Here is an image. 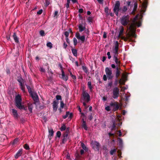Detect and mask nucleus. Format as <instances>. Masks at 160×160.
I'll use <instances>...</instances> for the list:
<instances>
[{
	"mask_svg": "<svg viewBox=\"0 0 160 160\" xmlns=\"http://www.w3.org/2000/svg\"><path fill=\"white\" fill-rule=\"evenodd\" d=\"M128 29L129 31L126 34V37L123 36L121 37V39L123 40L124 41H128L129 42H135V40L133 39V38H136L137 35L135 33L136 29L135 28V24L134 23L131 24Z\"/></svg>",
	"mask_w": 160,
	"mask_h": 160,
	"instance_id": "1",
	"label": "nucleus"
},
{
	"mask_svg": "<svg viewBox=\"0 0 160 160\" xmlns=\"http://www.w3.org/2000/svg\"><path fill=\"white\" fill-rule=\"evenodd\" d=\"M120 6V4L119 1H116L113 9V11L117 16H118L119 11L121 10Z\"/></svg>",
	"mask_w": 160,
	"mask_h": 160,
	"instance_id": "2",
	"label": "nucleus"
},
{
	"mask_svg": "<svg viewBox=\"0 0 160 160\" xmlns=\"http://www.w3.org/2000/svg\"><path fill=\"white\" fill-rule=\"evenodd\" d=\"M129 16L128 15L123 16L121 18L120 22L121 24L124 26L128 25L129 22Z\"/></svg>",
	"mask_w": 160,
	"mask_h": 160,
	"instance_id": "3",
	"label": "nucleus"
},
{
	"mask_svg": "<svg viewBox=\"0 0 160 160\" xmlns=\"http://www.w3.org/2000/svg\"><path fill=\"white\" fill-rule=\"evenodd\" d=\"M22 99L21 96L18 95L15 97V105L18 108H21Z\"/></svg>",
	"mask_w": 160,
	"mask_h": 160,
	"instance_id": "4",
	"label": "nucleus"
},
{
	"mask_svg": "<svg viewBox=\"0 0 160 160\" xmlns=\"http://www.w3.org/2000/svg\"><path fill=\"white\" fill-rule=\"evenodd\" d=\"M128 73H123L122 75V78L119 80V83L121 84L124 85L125 82L127 80L128 74Z\"/></svg>",
	"mask_w": 160,
	"mask_h": 160,
	"instance_id": "5",
	"label": "nucleus"
},
{
	"mask_svg": "<svg viewBox=\"0 0 160 160\" xmlns=\"http://www.w3.org/2000/svg\"><path fill=\"white\" fill-rule=\"evenodd\" d=\"M110 105L111 107L113 108L112 111H113L118 110L119 108L118 103L117 102H111L110 104Z\"/></svg>",
	"mask_w": 160,
	"mask_h": 160,
	"instance_id": "6",
	"label": "nucleus"
},
{
	"mask_svg": "<svg viewBox=\"0 0 160 160\" xmlns=\"http://www.w3.org/2000/svg\"><path fill=\"white\" fill-rule=\"evenodd\" d=\"M119 89L117 87H115L113 90L112 97L114 99L117 98L119 96Z\"/></svg>",
	"mask_w": 160,
	"mask_h": 160,
	"instance_id": "7",
	"label": "nucleus"
},
{
	"mask_svg": "<svg viewBox=\"0 0 160 160\" xmlns=\"http://www.w3.org/2000/svg\"><path fill=\"white\" fill-rule=\"evenodd\" d=\"M82 99L86 102H88L90 100L89 95L86 92H83Z\"/></svg>",
	"mask_w": 160,
	"mask_h": 160,
	"instance_id": "8",
	"label": "nucleus"
},
{
	"mask_svg": "<svg viewBox=\"0 0 160 160\" xmlns=\"http://www.w3.org/2000/svg\"><path fill=\"white\" fill-rule=\"evenodd\" d=\"M119 47V43L118 41H116L115 42L114 48L113 50V52L114 53V55L118 56V50Z\"/></svg>",
	"mask_w": 160,
	"mask_h": 160,
	"instance_id": "9",
	"label": "nucleus"
},
{
	"mask_svg": "<svg viewBox=\"0 0 160 160\" xmlns=\"http://www.w3.org/2000/svg\"><path fill=\"white\" fill-rule=\"evenodd\" d=\"M100 145L98 142L95 141L93 145V148L96 151H99L100 150Z\"/></svg>",
	"mask_w": 160,
	"mask_h": 160,
	"instance_id": "10",
	"label": "nucleus"
},
{
	"mask_svg": "<svg viewBox=\"0 0 160 160\" xmlns=\"http://www.w3.org/2000/svg\"><path fill=\"white\" fill-rule=\"evenodd\" d=\"M117 56L116 55H114L113 56V60L117 64V69L116 70H120L119 68V66L120 64V61L118 60V59L117 58Z\"/></svg>",
	"mask_w": 160,
	"mask_h": 160,
	"instance_id": "11",
	"label": "nucleus"
},
{
	"mask_svg": "<svg viewBox=\"0 0 160 160\" xmlns=\"http://www.w3.org/2000/svg\"><path fill=\"white\" fill-rule=\"evenodd\" d=\"M58 104L59 102L58 101L55 100L53 102L52 108L53 109V111L54 112H56L57 111Z\"/></svg>",
	"mask_w": 160,
	"mask_h": 160,
	"instance_id": "12",
	"label": "nucleus"
},
{
	"mask_svg": "<svg viewBox=\"0 0 160 160\" xmlns=\"http://www.w3.org/2000/svg\"><path fill=\"white\" fill-rule=\"evenodd\" d=\"M22 153V149H20L18 151L14 156L15 158L16 159H18L19 157L21 156Z\"/></svg>",
	"mask_w": 160,
	"mask_h": 160,
	"instance_id": "13",
	"label": "nucleus"
},
{
	"mask_svg": "<svg viewBox=\"0 0 160 160\" xmlns=\"http://www.w3.org/2000/svg\"><path fill=\"white\" fill-rule=\"evenodd\" d=\"M119 30L120 31L118 36V37L119 38H120L121 39V37L123 36H122V35L124 32V29L123 27L122 26H120L119 27Z\"/></svg>",
	"mask_w": 160,
	"mask_h": 160,
	"instance_id": "14",
	"label": "nucleus"
},
{
	"mask_svg": "<svg viewBox=\"0 0 160 160\" xmlns=\"http://www.w3.org/2000/svg\"><path fill=\"white\" fill-rule=\"evenodd\" d=\"M78 28L79 32H82L86 29L85 26H84L83 23H80L79 25Z\"/></svg>",
	"mask_w": 160,
	"mask_h": 160,
	"instance_id": "15",
	"label": "nucleus"
},
{
	"mask_svg": "<svg viewBox=\"0 0 160 160\" xmlns=\"http://www.w3.org/2000/svg\"><path fill=\"white\" fill-rule=\"evenodd\" d=\"M112 125L111 128V130L112 131L115 130L118 128V127H117V124L115 123V122L114 120H112Z\"/></svg>",
	"mask_w": 160,
	"mask_h": 160,
	"instance_id": "16",
	"label": "nucleus"
},
{
	"mask_svg": "<svg viewBox=\"0 0 160 160\" xmlns=\"http://www.w3.org/2000/svg\"><path fill=\"white\" fill-rule=\"evenodd\" d=\"M107 78L108 79H110L112 78V71H105Z\"/></svg>",
	"mask_w": 160,
	"mask_h": 160,
	"instance_id": "17",
	"label": "nucleus"
},
{
	"mask_svg": "<svg viewBox=\"0 0 160 160\" xmlns=\"http://www.w3.org/2000/svg\"><path fill=\"white\" fill-rule=\"evenodd\" d=\"M62 78L64 80L66 81L68 79V77L65 74L64 71H62Z\"/></svg>",
	"mask_w": 160,
	"mask_h": 160,
	"instance_id": "18",
	"label": "nucleus"
},
{
	"mask_svg": "<svg viewBox=\"0 0 160 160\" xmlns=\"http://www.w3.org/2000/svg\"><path fill=\"white\" fill-rule=\"evenodd\" d=\"M33 100L35 101H37L38 100V96L36 94H33L32 93V94H30Z\"/></svg>",
	"mask_w": 160,
	"mask_h": 160,
	"instance_id": "19",
	"label": "nucleus"
},
{
	"mask_svg": "<svg viewBox=\"0 0 160 160\" xmlns=\"http://www.w3.org/2000/svg\"><path fill=\"white\" fill-rule=\"evenodd\" d=\"M12 113L14 117L16 118H18V114L17 111L15 109H12Z\"/></svg>",
	"mask_w": 160,
	"mask_h": 160,
	"instance_id": "20",
	"label": "nucleus"
},
{
	"mask_svg": "<svg viewBox=\"0 0 160 160\" xmlns=\"http://www.w3.org/2000/svg\"><path fill=\"white\" fill-rule=\"evenodd\" d=\"M147 2H144L142 4V8H143V9H142L141 12H145L146 11V9L147 8Z\"/></svg>",
	"mask_w": 160,
	"mask_h": 160,
	"instance_id": "21",
	"label": "nucleus"
},
{
	"mask_svg": "<svg viewBox=\"0 0 160 160\" xmlns=\"http://www.w3.org/2000/svg\"><path fill=\"white\" fill-rule=\"evenodd\" d=\"M12 37L15 41V42H16L18 43L19 42L18 38V37L16 35V33L14 32L13 33V34L12 35Z\"/></svg>",
	"mask_w": 160,
	"mask_h": 160,
	"instance_id": "22",
	"label": "nucleus"
},
{
	"mask_svg": "<svg viewBox=\"0 0 160 160\" xmlns=\"http://www.w3.org/2000/svg\"><path fill=\"white\" fill-rule=\"evenodd\" d=\"M81 146L82 148V149L84 150L85 152H87L88 151V148L85 145V144L83 143L82 142L81 143Z\"/></svg>",
	"mask_w": 160,
	"mask_h": 160,
	"instance_id": "23",
	"label": "nucleus"
},
{
	"mask_svg": "<svg viewBox=\"0 0 160 160\" xmlns=\"http://www.w3.org/2000/svg\"><path fill=\"white\" fill-rule=\"evenodd\" d=\"M26 86L27 87V89L28 90V92H29V93L30 94H32V93H33V92L32 90V89L31 87L30 86L26 85Z\"/></svg>",
	"mask_w": 160,
	"mask_h": 160,
	"instance_id": "24",
	"label": "nucleus"
},
{
	"mask_svg": "<svg viewBox=\"0 0 160 160\" xmlns=\"http://www.w3.org/2000/svg\"><path fill=\"white\" fill-rule=\"evenodd\" d=\"M72 52L74 56L76 57L77 56V51L75 49L72 48L71 49Z\"/></svg>",
	"mask_w": 160,
	"mask_h": 160,
	"instance_id": "25",
	"label": "nucleus"
},
{
	"mask_svg": "<svg viewBox=\"0 0 160 160\" xmlns=\"http://www.w3.org/2000/svg\"><path fill=\"white\" fill-rule=\"evenodd\" d=\"M28 108L29 111L31 112H32V104H28Z\"/></svg>",
	"mask_w": 160,
	"mask_h": 160,
	"instance_id": "26",
	"label": "nucleus"
},
{
	"mask_svg": "<svg viewBox=\"0 0 160 160\" xmlns=\"http://www.w3.org/2000/svg\"><path fill=\"white\" fill-rule=\"evenodd\" d=\"M138 4L137 2H135L134 3V7L133 9V11L136 12V11L138 8Z\"/></svg>",
	"mask_w": 160,
	"mask_h": 160,
	"instance_id": "27",
	"label": "nucleus"
},
{
	"mask_svg": "<svg viewBox=\"0 0 160 160\" xmlns=\"http://www.w3.org/2000/svg\"><path fill=\"white\" fill-rule=\"evenodd\" d=\"M66 129V127L65 125V124H63L60 128V129L61 131H63L65 130Z\"/></svg>",
	"mask_w": 160,
	"mask_h": 160,
	"instance_id": "28",
	"label": "nucleus"
},
{
	"mask_svg": "<svg viewBox=\"0 0 160 160\" xmlns=\"http://www.w3.org/2000/svg\"><path fill=\"white\" fill-rule=\"evenodd\" d=\"M82 128H83L85 130H88V127L87 126L86 123H85V122H84V123H82Z\"/></svg>",
	"mask_w": 160,
	"mask_h": 160,
	"instance_id": "29",
	"label": "nucleus"
},
{
	"mask_svg": "<svg viewBox=\"0 0 160 160\" xmlns=\"http://www.w3.org/2000/svg\"><path fill=\"white\" fill-rule=\"evenodd\" d=\"M49 136L50 137H53V136L54 131L53 129H49Z\"/></svg>",
	"mask_w": 160,
	"mask_h": 160,
	"instance_id": "30",
	"label": "nucleus"
},
{
	"mask_svg": "<svg viewBox=\"0 0 160 160\" xmlns=\"http://www.w3.org/2000/svg\"><path fill=\"white\" fill-rule=\"evenodd\" d=\"M47 46L50 48V49L52 48V44L50 42H48L46 44Z\"/></svg>",
	"mask_w": 160,
	"mask_h": 160,
	"instance_id": "31",
	"label": "nucleus"
},
{
	"mask_svg": "<svg viewBox=\"0 0 160 160\" xmlns=\"http://www.w3.org/2000/svg\"><path fill=\"white\" fill-rule=\"evenodd\" d=\"M112 85V82H110L108 83L107 85L106 86V87L108 89V90L110 89L111 87V86Z\"/></svg>",
	"mask_w": 160,
	"mask_h": 160,
	"instance_id": "32",
	"label": "nucleus"
},
{
	"mask_svg": "<svg viewBox=\"0 0 160 160\" xmlns=\"http://www.w3.org/2000/svg\"><path fill=\"white\" fill-rule=\"evenodd\" d=\"M78 39L80 40L82 42V43H83L84 42L85 40V37L84 35L80 36L79 37V38Z\"/></svg>",
	"mask_w": 160,
	"mask_h": 160,
	"instance_id": "33",
	"label": "nucleus"
},
{
	"mask_svg": "<svg viewBox=\"0 0 160 160\" xmlns=\"http://www.w3.org/2000/svg\"><path fill=\"white\" fill-rule=\"evenodd\" d=\"M88 88H89V89H90L91 90H92V86L91 82V81L88 82Z\"/></svg>",
	"mask_w": 160,
	"mask_h": 160,
	"instance_id": "34",
	"label": "nucleus"
},
{
	"mask_svg": "<svg viewBox=\"0 0 160 160\" xmlns=\"http://www.w3.org/2000/svg\"><path fill=\"white\" fill-rule=\"evenodd\" d=\"M70 0H67V3L65 4V5L67 9L69 8Z\"/></svg>",
	"mask_w": 160,
	"mask_h": 160,
	"instance_id": "35",
	"label": "nucleus"
},
{
	"mask_svg": "<svg viewBox=\"0 0 160 160\" xmlns=\"http://www.w3.org/2000/svg\"><path fill=\"white\" fill-rule=\"evenodd\" d=\"M75 156L76 157V158L78 159H80L81 157L80 154L78 152H76L75 154Z\"/></svg>",
	"mask_w": 160,
	"mask_h": 160,
	"instance_id": "36",
	"label": "nucleus"
},
{
	"mask_svg": "<svg viewBox=\"0 0 160 160\" xmlns=\"http://www.w3.org/2000/svg\"><path fill=\"white\" fill-rule=\"evenodd\" d=\"M127 10H128L127 7L126 6H123V8L122 9V12H126Z\"/></svg>",
	"mask_w": 160,
	"mask_h": 160,
	"instance_id": "37",
	"label": "nucleus"
},
{
	"mask_svg": "<svg viewBox=\"0 0 160 160\" xmlns=\"http://www.w3.org/2000/svg\"><path fill=\"white\" fill-rule=\"evenodd\" d=\"M18 138H16L12 142V144L15 145V144H16L18 142Z\"/></svg>",
	"mask_w": 160,
	"mask_h": 160,
	"instance_id": "38",
	"label": "nucleus"
},
{
	"mask_svg": "<svg viewBox=\"0 0 160 160\" xmlns=\"http://www.w3.org/2000/svg\"><path fill=\"white\" fill-rule=\"evenodd\" d=\"M117 150L115 149L112 150L110 151V153L111 155H113L114 153L116 152Z\"/></svg>",
	"mask_w": 160,
	"mask_h": 160,
	"instance_id": "39",
	"label": "nucleus"
},
{
	"mask_svg": "<svg viewBox=\"0 0 160 160\" xmlns=\"http://www.w3.org/2000/svg\"><path fill=\"white\" fill-rule=\"evenodd\" d=\"M120 71H116V78H118L120 76Z\"/></svg>",
	"mask_w": 160,
	"mask_h": 160,
	"instance_id": "40",
	"label": "nucleus"
},
{
	"mask_svg": "<svg viewBox=\"0 0 160 160\" xmlns=\"http://www.w3.org/2000/svg\"><path fill=\"white\" fill-rule=\"evenodd\" d=\"M21 108H19V109H24V110L26 111H27V107H25L23 105H21Z\"/></svg>",
	"mask_w": 160,
	"mask_h": 160,
	"instance_id": "41",
	"label": "nucleus"
},
{
	"mask_svg": "<svg viewBox=\"0 0 160 160\" xmlns=\"http://www.w3.org/2000/svg\"><path fill=\"white\" fill-rule=\"evenodd\" d=\"M24 148L26 150H29L30 149L27 143L25 144L24 145Z\"/></svg>",
	"mask_w": 160,
	"mask_h": 160,
	"instance_id": "42",
	"label": "nucleus"
},
{
	"mask_svg": "<svg viewBox=\"0 0 160 160\" xmlns=\"http://www.w3.org/2000/svg\"><path fill=\"white\" fill-rule=\"evenodd\" d=\"M20 88H21V90H22V91L23 92H25V87H24L23 84L20 85Z\"/></svg>",
	"mask_w": 160,
	"mask_h": 160,
	"instance_id": "43",
	"label": "nucleus"
},
{
	"mask_svg": "<svg viewBox=\"0 0 160 160\" xmlns=\"http://www.w3.org/2000/svg\"><path fill=\"white\" fill-rule=\"evenodd\" d=\"M58 11H55L54 13V14L53 17L56 18H57L58 17Z\"/></svg>",
	"mask_w": 160,
	"mask_h": 160,
	"instance_id": "44",
	"label": "nucleus"
},
{
	"mask_svg": "<svg viewBox=\"0 0 160 160\" xmlns=\"http://www.w3.org/2000/svg\"><path fill=\"white\" fill-rule=\"evenodd\" d=\"M69 112H66V115L64 116H63V118L64 119H65L67 118V117L69 116Z\"/></svg>",
	"mask_w": 160,
	"mask_h": 160,
	"instance_id": "45",
	"label": "nucleus"
},
{
	"mask_svg": "<svg viewBox=\"0 0 160 160\" xmlns=\"http://www.w3.org/2000/svg\"><path fill=\"white\" fill-rule=\"evenodd\" d=\"M93 18L92 17H89L88 18V20L89 22H92Z\"/></svg>",
	"mask_w": 160,
	"mask_h": 160,
	"instance_id": "46",
	"label": "nucleus"
},
{
	"mask_svg": "<svg viewBox=\"0 0 160 160\" xmlns=\"http://www.w3.org/2000/svg\"><path fill=\"white\" fill-rule=\"evenodd\" d=\"M75 37L78 39L80 37V33L78 32H76L75 34Z\"/></svg>",
	"mask_w": 160,
	"mask_h": 160,
	"instance_id": "47",
	"label": "nucleus"
},
{
	"mask_svg": "<svg viewBox=\"0 0 160 160\" xmlns=\"http://www.w3.org/2000/svg\"><path fill=\"white\" fill-rule=\"evenodd\" d=\"M73 43H74V45L75 46L77 45V41L76 38H73Z\"/></svg>",
	"mask_w": 160,
	"mask_h": 160,
	"instance_id": "48",
	"label": "nucleus"
},
{
	"mask_svg": "<svg viewBox=\"0 0 160 160\" xmlns=\"http://www.w3.org/2000/svg\"><path fill=\"white\" fill-rule=\"evenodd\" d=\"M40 34L42 36H43L45 35V32L43 30H42L40 31Z\"/></svg>",
	"mask_w": 160,
	"mask_h": 160,
	"instance_id": "49",
	"label": "nucleus"
},
{
	"mask_svg": "<svg viewBox=\"0 0 160 160\" xmlns=\"http://www.w3.org/2000/svg\"><path fill=\"white\" fill-rule=\"evenodd\" d=\"M70 75L72 77V79H73L74 80H76V77L75 76L73 75L71 72H70Z\"/></svg>",
	"mask_w": 160,
	"mask_h": 160,
	"instance_id": "50",
	"label": "nucleus"
},
{
	"mask_svg": "<svg viewBox=\"0 0 160 160\" xmlns=\"http://www.w3.org/2000/svg\"><path fill=\"white\" fill-rule=\"evenodd\" d=\"M22 81L23 79L22 78H20L18 79V81L20 85L23 84L22 83Z\"/></svg>",
	"mask_w": 160,
	"mask_h": 160,
	"instance_id": "51",
	"label": "nucleus"
},
{
	"mask_svg": "<svg viewBox=\"0 0 160 160\" xmlns=\"http://www.w3.org/2000/svg\"><path fill=\"white\" fill-rule=\"evenodd\" d=\"M68 133H66V132H64L63 134H62V136H63V137H64V138H67L68 135Z\"/></svg>",
	"mask_w": 160,
	"mask_h": 160,
	"instance_id": "52",
	"label": "nucleus"
},
{
	"mask_svg": "<svg viewBox=\"0 0 160 160\" xmlns=\"http://www.w3.org/2000/svg\"><path fill=\"white\" fill-rule=\"evenodd\" d=\"M61 135V132L59 131H58L57 132V136L58 138H60Z\"/></svg>",
	"mask_w": 160,
	"mask_h": 160,
	"instance_id": "53",
	"label": "nucleus"
},
{
	"mask_svg": "<svg viewBox=\"0 0 160 160\" xmlns=\"http://www.w3.org/2000/svg\"><path fill=\"white\" fill-rule=\"evenodd\" d=\"M67 138H64L63 137V138L62 139V143L64 144V143L67 141Z\"/></svg>",
	"mask_w": 160,
	"mask_h": 160,
	"instance_id": "54",
	"label": "nucleus"
},
{
	"mask_svg": "<svg viewBox=\"0 0 160 160\" xmlns=\"http://www.w3.org/2000/svg\"><path fill=\"white\" fill-rule=\"evenodd\" d=\"M56 98L57 100H61V96L60 95H58L56 96Z\"/></svg>",
	"mask_w": 160,
	"mask_h": 160,
	"instance_id": "55",
	"label": "nucleus"
},
{
	"mask_svg": "<svg viewBox=\"0 0 160 160\" xmlns=\"http://www.w3.org/2000/svg\"><path fill=\"white\" fill-rule=\"evenodd\" d=\"M64 106V103L63 101H61L60 102V108H63Z\"/></svg>",
	"mask_w": 160,
	"mask_h": 160,
	"instance_id": "56",
	"label": "nucleus"
},
{
	"mask_svg": "<svg viewBox=\"0 0 160 160\" xmlns=\"http://www.w3.org/2000/svg\"><path fill=\"white\" fill-rule=\"evenodd\" d=\"M69 35V32L68 31H66L64 32V35L66 36V38H68V37Z\"/></svg>",
	"mask_w": 160,
	"mask_h": 160,
	"instance_id": "57",
	"label": "nucleus"
},
{
	"mask_svg": "<svg viewBox=\"0 0 160 160\" xmlns=\"http://www.w3.org/2000/svg\"><path fill=\"white\" fill-rule=\"evenodd\" d=\"M118 141H119V145H122V140L121 138H119V139H118Z\"/></svg>",
	"mask_w": 160,
	"mask_h": 160,
	"instance_id": "58",
	"label": "nucleus"
},
{
	"mask_svg": "<svg viewBox=\"0 0 160 160\" xmlns=\"http://www.w3.org/2000/svg\"><path fill=\"white\" fill-rule=\"evenodd\" d=\"M66 129V131H65V132H66V133H68L69 134V133L70 132V128L68 127V128H67Z\"/></svg>",
	"mask_w": 160,
	"mask_h": 160,
	"instance_id": "59",
	"label": "nucleus"
},
{
	"mask_svg": "<svg viewBox=\"0 0 160 160\" xmlns=\"http://www.w3.org/2000/svg\"><path fill=\"white\" fill-rule=\"evenodd\" d=\"M42 12V10L40 9L37 12V14L38 15L41 14Z\"/></svg>",
	"mask_w": 160,
	"mask_h": 160,
	"instance_id": "60",
	"label": "nucleus"
},
{
	"mask_svg": "<svg viewBox=\"0 0 160 160\" xmlns=\"http://www.w3.org/2000/svg\"><path fill=\"white\" fill-rule=\"evenodd\" d=\"M105 110L107 111H109L111 109H110V107L109 106H108L105 108Z\"/></svg>",
	"mask_w": 160,
	"mask_h": 160,
	"instance_id": "61",
	"label": "nucleus"
},
{
	"mask_svg": "<svg viewBox=\"0 0 160 160\" xmlns=\"http://www.w3.org/2000/svg\"><path fill=\"white\" fill-rule=\"evenodd\" d=\"M139 17V14H138L133 19V21H135L138 18V17Z\"/></svg>",
	"mask_w": 160,
	"mask_h": 160,
	"instance_id": "62",
	"label": "nucleus"
},
{
	"mask_svg": "<svg viewBox=\"0 0 160 160\" xmlns=\"http://www.w3.org/2000/svg\"><path fill=\"white\" fill-rule=\"evenodd\" d=\"M107 55L108 56V59H110L111 58L110 52H108L107 53Z\"/></svg>",
	"mask_w": 160,
	"mask_h": 160,
	"instance_id": "63",
	"label": "nucleus"
},
{
	"mask_svg": "<svg viewBox=\"0 0 160 160\" xmlns=\"http://www.w3.org/2000/svg\"><path fill=\"white\" fill-rule=\"evenodd\" d=\"M84 150L81 149L80 151V154L81 155H83L84 154Z\"/></svg>",
	"mask_w": 160,
	"mask_h": 160,
	"instance_id": "64",
	"label": "nucleus"
}]
</instances>
